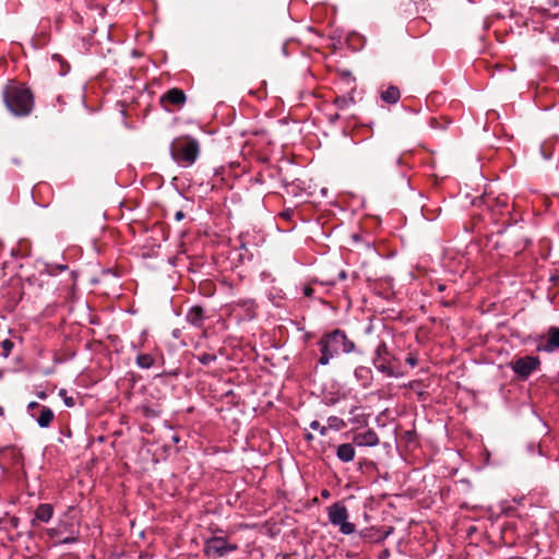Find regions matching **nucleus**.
Here are the masks:
<instances>
[{
    "mask_svg": "<svg viewBox=\"0 0 559 559\" xmlns=\"http://www.w3.org/2000/svg\"><path fill=\"white\" fill-rule=\"evenodd\" d=\"M39 397H40V399H45V397H46V394H45V393H40V394H39Z\"/></svg>",
    "mask_w": 559,
    "mask_h": 559,
    "instance_id": "obj_30",
    "label": "nucleus"
},
{
    "mask_svg": "<svg viewBox=\"0 0 559 559\" xmlns=\"http://www.w3.org/2000/svg\"><path fill=\"white\" fill-rule=\"evenodd\" d=\"M204 320L203 309L199 306L192 307L187 313V321L195 326H201Z\"/></svg>",
    "mask_w": 559,
    "mask_h": 559,
    "instance_id": "obj_14",
    "label": "nucleus"
},
{
    "mask_svg": "<svg viewBox=\"0 0 559 559\" xmlns=\"http://www.w3.org/2000/svg\"><path fill=\"white\" fill-rule=\"evenodd\" d=\"M304 294L308 297H310L313 294V289L310 286H306L304 288Z\"/></svg>",
    "mask_w": 559,
    "mask_h": 559,
    "instance_id": "obj_22",
    "label": "nucleus"
},
{
    "mask_svg": "<svg viewBox=\"0 0 559 559\" xmlns=\"http://www.w3.org/2000/svg\"><path fill=\"white\" fill-rule=\"evenodd\" d=\"M374 367L389 377L394 376L393 368L390 366L388 358L374 359Z\"/></svg>",
    "mask_w": 559,
    "mask_h": 559,
    "instance_id": "obj_17",
    "label": "nucleus"
},
{
    "mask_svg": "<svg viewBox=\"0 0 559 559\" xmlns=\"http://www.w3.org/2000/svg\"><path fill=\"white\" fill-rule=\"evenodd\" d=\"M182 218H183V213H182V212H177V213H176V219H177V221H180V219H182Z\"/></svg>",
    "mask_w": 559,
    "mask_h": 559,
    "instance_id": "obj_24",
    "label": "nucleus"
},
{
    "mask_svg": "<svg viewBox=\"0 0 559 559\" xmlns=\"http://www.w3.org/2000/svg\"><path fill=\"white\" fill-rule=\"evenodd\" d=\"M336 455L342 462H350L355 457V449L350 443H343L338 445Z\"/></svg>",
    "mask_w": 559,
    "mask_h": 559,
    "instance_id": "obj_12",
    "label": "nucleus"
},
{
    "mask_svg": "<svg viewBox=\"0 0 559 559\" xmlns=\"http://www.w3.org/2000/svg\"><path fill=\"white\" fill-rule=\"evenodd\" d=\"M53 412L49 407L40 406L39 414L36 417V421L41 428L48 427L53 420Z\"/></svg>",
    "mask_w": 559,
    "mask_h": 559,
    "instance_id": "obj_13",
    "label": "nucleus"
},
{
    "mask_svg": "<svg viewBox=\"0 0 559 559\" xmlns=\"http://www.w3.org/2000/svg\"><path fill=\"white\" fill-rule=\"evenodd\" d=\"M407 361H408L412 366H415V364H416L415 359H413L412 357L407 358Z\"/></svg>",
    "mask_w": 559,
    "mask_h": 559,
    "instance_id": "obj_26",
    "label": "nucleus"
},
{
    "mask_svg": "<svg viewBox=\"0 0 559 559\" xmlns=\"http://www.w3.org/2000/svg\"><path fill=\"white\" fill-rule=\"evenodd\" d=\"M376 354H377L376 359H382V358H386V356H389L388 346L385 345V343H381L378 345V347L376 349Z\"/></svg>",
    "mask_w": 559,
    "mask_h": 559,
    "instance_id": "obj_19",
    "label": "nucleus"
},
{
    "mask_svg": "<svg viewBox=\"0 0 559 559\" xmlns=\"http://www.w3.org/2000/svg\"><path fill=\"white\" fill-rule=\"evenodd\" d=\"M199 153V142L191 138L176 139L170 145L171 157L183 166H191L197 160Z\"/></svg>",
    "mask_w": 559,
    "mask_h": 559,
    "instance_id": "obj_3",
    "label": "nucleus"
},
{
    "mask_svg": "<svg viewBox=\"0 0 559 559\" xmlns=\"http://www.w3.org/2000/svg\"><path fill=\"white\" fill-rule=\"evenodd\" d=\"M321 357L320 364L328 365L329 361L340 353H352L355 349V344L347 338L345 333L341 330H334L322 336L319 342Z\"/></svg>",
    "mask_w": 559,
    "mask_h": 559,
    "instance_id": "obj_1",
    "label": "nucleus"
},
{
    "mask_svg": "<svg viewBox=\"0 0 559 559\" xmlns=\"http://www.w3.org/2000/svg\"><path fill=\"white\" fill-rule=\"evenodd\" d=\"M381 98L389 104H395L400 99V91L395 86H390L381 93Z\"/></svg>",
    "mask_w": 559,
    "mask_h": 559,
    "instance_id": "obj_15",
    "label": "nucleus"
},
{
    "mask_svg": "<svg viewBox=\"0 0 559 559\" xmlns=\"http://www.w3.org/2000/svg\"><path fill=\"white\" fill-rule=\"evenodd\" d=\"M4 415V409L2 406H0V416H3Z\"/></svg>",
    "mask_w": 559,
    "mask_h": 559,
    "instance_id": "obj_29",
    "label": "nucleus"
},
{
    "mask_svg": "<svg viewBox=\"0 0 559 559\" xmlns=\"http://www.w3.org/2000/svg\"><path fill=\"white\" fill-rule=\"evenodd\" d=\"M236 544H230L224 537H211L205 540L203 551L205 556L221 558L237 549Z\"/></svg>",
    "mask_w": 559,
    "mask_h": 559,
    "instance_id": "obj_6",
    "label": "nucleus"
},
{
    "mask_svg": "<svg viewBox=\"0 0 559 559\" xmlns=\"http://www.w3.org/2000/svg\"><path fill=\"white\" fill-rule=\"evenodd\" d=\"M328 519L333 526L338 527L344 535H350L355 532L356 526L349 522V513L342 502H335L326 508Z\"/></svg>",
    "mask_w": 559,
    "mask_h": 559,
    "instance_id": "obj_4",
    "label": "nucleus"
},
{
    "mask_svg": "<svg viewBox=\"0 0 559 559\" xmlns=\"http://www.w3.org/2000/svg\"><path fill=\"white\" fill-rule=\"evenodd\" d=\"M2 355L8 357L13 348V343L10 340L1 342Z\"/></svg>",
    "mask_w": 559,
    "mask_h": 559,
    "instance_id": "obj_20",
    "label": "nucleus"
},
{
    "mask_svg": "<svg viewBox=\"0 0 559 559\" xmlns=\"http://www.w3.org/2000/svg\"><path fill=\"white\" fill-rule=\"evenodd\" d=\"M509 366L519 378L527 379L539 369L540 360L537 356L515 357Z\"/></svg>",
    "mask_w": 559,
    "mask_h": 559,
    "instance_id": "obj_5",
    "label": "nucleus"
},
{
    "mask_svg": "<svg viewBox=\"0 0 559 559\" xmlns=\"http://www.w3.org/2000/svg\"><path fill=\"white\" fill-rule=\"evenodd\" d=\"M329 496H330V493L328 490L322 491V497L328 498Z\"/></svg>",
    "mask_w": 559,
    "mask_h": 559,
    "instance_id": "obj_27",
    "label": "nucleus"
},
{
    "mask_svg": "<svg viewBox=\"0 0 559 559\" xmlns=\"http://www.w3.org/2000/svg\"><path fill=\"white\" fill-rule=\"evenodd\" d=\"M340 277H341L342 280H345V278H346V273H345L344 271H343V272H341V273H340Z\"/></svg>",
    "mask_w": 559,
    "mask_h": 559,
    "instance_id": "obj_28",
    "label": "nucleus"
},
{
    "mask_svg": "<svg viewBox=\"0 0 559 559\" xmlns=\"http://www.w3.org/2000/svg\"><path fill=\"white\" fill-rule=\"evenodd\" d=\"M310 427H311L312 429H314V430H319V431H320V433H321L322 436H324V435L326 433V430H328V428H326V427L321 426V425H320V423H319V421H317V420H313V421L310 424Z\"/></svg>",
    "mask_w": 559,
    "mask_h": 559,
    "instance_id": "obj_21",
    "label": "nucleus"
},
{
    "mask_svg": "<svg viewBox=\"0 0 559 559\" xmlns=\"http://www.w3.org/2000/svg\"><path fill=\"white\" fill-rule=\"evenodd\" d=\"M354 443L358 447H374L379 443V438L372 429L358 432L354 436Z\"/></svg>",
    "mask_w": 559,
    "mask_h": 559,
    "instance_id": "obj_10",
    "label": "nucleus"
},
{
    "mask_svg": "<svg viewBox=\"0 0 559 559\" xmlns=\"http://www.w3.org/2000/svg\"><path fill=\"white\" fill-rule=\"evenodd\" d=\"M155 358L152 354H139L136 356V365L142 369H148L153 367Z\"/></svg>",
    "mask_w": 559,
    "mask_h": 559,
    "instance_id": "obj_16",
    "label": "nucleus"
},
{
    "mask_svg": "<svg viewBox=\"0 0 559 559\" xmlns=\"http://www.w3.org/2000/svg\"><path fill=\"white\" fill-rule=\"evenodd\" d=\"M160 103L164 106L168 103L176 107H181L186 103V94L182 90L174 87L160 97Z\"/></svg>",
    "mask_w": 559,
    "mask_h": 559,
    "instance_id": "obj_9",
    "label": "nucleus"
},
{
    "mask_svg": "<svg viewBox=\"0 0 559 559\" xmlns=\"http://www.w3.org/2000/svg\"><path fill=\"white\" fill-rule=\"evenodd\" d=\"M537 352L554 353L559 350V328L551 326L547 331L543 342H539L536 347Z\"/></svg>",
    "mask_w": 559,
    "mask_h": 559,
    "instance_id": "obj_7",
    "label": "nucleus"
},
{
    "mask_svg": "<svg viewBox=\"0 0 559 559\" xmlns=\"http://www.w3.org/2000/svg\"><path fill=\"white\" fill-rule=\"evenodd\" d=\"M66 404H67L68 406H73V401H72V399H67V400H66Z\"/></svg>",
    "mask_w": 559,
    "mask_h": 559,
    "instance_id": "obj_25",
    "label": "nucleus"
},
{
    "mask_svg": "<svg viewBox=\"0 0 559 559\" xmlns=\"http://www.w3.org/2000/svg\"><path fill=\"white\" fill-rule=\"evenodd\" d=\"M53 515V508L49 503H41L35 511V519L32 520V525H36V521L47 523Z\"/></svg>",
    "mask_w": 559,
    "mask_h": 559,
    "instance_id": "obj_11",
    "label": "nucleus"
},
{
    "mask_svg": "<svg viewBox=\"0 0 559 559\" xmlns=\"http://www.w3.org/2000/svg\"><path fill=\"white\" fill-rule=\"evenodd\" d=\"M198 360L202 364V365H210L212 364L213 361L216 360V356L213 355V354H209V353H203V354H200L198 356Z\"/></svg>",
    "mask_w": 559,
    "mask_h": 559,
    "instance_id": "obj_18",
    "label": "nucleus"
},
{
    "mask_svg": "<svg viewBox=\"0 0 559 559\" xmlns=\"http://www.w3.org/2000/svg\"><path fill=\"white\" fill-rule=\"evenodd\" d=\"M8 109L15 116H27L33 108V95L22 86H9L4 92Z\"/></svg>",
    "mask_w": 559,
    "mask_h": 559,
    "instance_id": "obj_2",
    "label": "nucleus"
},
{
    "mask_svg": "<svg viewBox=\"0 0 559 559\" xmlns=\"http://www.w3.org/2000/svg\"><path fill=\"white\" fill-rule=\"evenodd\" d=\"M47 69L51 74L63 76L70 71V64L60 55L55 53L51 56Z\"/></svg>",
    "mask_w": 559,
    "mask_h": 559,
    "instance_id": "obj_8",
    "label": "nucleus"
},
{
    "mask_svg": "<svg viewBox=\"0 0 559 559\" xmlns=\"http://www.w3.org/2000/svg\"><path fill=\"white\" fill-rule=\"evenodd\" d=\"M34 408H39L40 409V405L37 402H31L28 404V409L32 411Z\"/></svg>",
    "mask_w": 559,
    "mask_h": 559,
    "instance_id": "obj_23",
    "label": "nucleus"
}]
</instances>
